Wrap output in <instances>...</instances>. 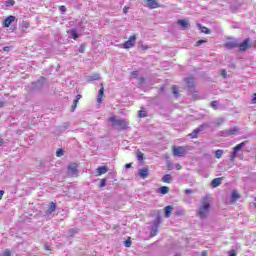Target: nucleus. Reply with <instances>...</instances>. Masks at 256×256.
Here are the masks:
<instances>
[{"label":"nucleus","instance_id":"obj_1","mask_svg":"<svg viewBox=\"0 0 256 256\" xmlns=\"http://www.w3.org/2000/svg\"><path fill=\"white\" fill-rule=\"evenodd\" d=\"M211 209V202L209 201V196H204L199 207L198 216L200 219H206L209 215Z\"/></svg>","mask_w":256,"mask_h":256},{"label":"nucleus","instance_id":"obj_8","mask_svg":"<svg viewBox=\"0 0 256 256\" xmlns=\"http://www.w3.org/2000/svg\"><path fill=\"white\" fill-rule=\"evenodd\" d=\"M238 134H239V127L237 126L223 131L224 137H231V135H238Z\"/></svg>","mask_w":256,"mask_h":256},{"label":"nucleus","instance_id":"obj_42","mask_svg":"<svg viewBox=\"0 0 256 256\" xmlns=\"http://www.w3.org/2000/svg\"><path fill=\"white\" fill-rule=\"evenodd\" d=\"M193 193H195V190H191V189H186V190H185V194H186V195H191V194H193Z\"/></svg>","mask_w":256,"mask_h":256},{"label":"nucleus","instance_id":"obj_20","mask_svg":"<svg viewBox=\"0 0 256 256\" xmlns=\"http://www.w3.org/2000/svg\"><path fill=\"white\" fill-rule=\"evenodd\" d=\"M108 169L106 166H100L97 168L98 176L105 175L107 173Z\"/></svg>","mask_w":256,"mask_h":256},{"label":"nucleus","instance_id":"obj_19","mask_svg":"<svg viewBox=\"0 0 256 256\" xmlns=\"http://www.w3.org/2000/svg\"><path fill=\"white\" fill-rule=\"evenodd\" d=\"M157 192L160 193L161 195H167V193H169V187L162 186V187L158 188Z\"/></svg>","mask_w":256,"mask_h":256},{"label":"nucleus","instance_id":"obj_53","mask_svg":"<svg viewBox=\"0 0 256 256\" xmlns=\"http://www.w3.org/2000/svg\"><path fill=\"white\" fill-rule=\"evenodd\" d=\"M3 51H7V52H9V51H11V47H9V46H5V47H3Z\"/></svg>","mask_w":256,"mask_h":256},{"label":"nucleus","instance_id":"obj_54","mask_svg":"<svg viewBox=\"0 0 256 256\" xmlns=\"http://www.w3.org/2000/svg\"><path fill=\"white\" fill-rule=\"evenodd\" d=\"M3 195H5V191L0 190V201H1V199H3Z\"/></svg>","mask_w":256,"mask_h":256},{"label":"nucleus","instance_id":"obj_25","mask_svg":"<svg viewBox=\"0 0 256 256\" xmlns=\"http://www.w3.org/2000/svg\"><path fill=\"white\" fill-rule=\"evenodd\" d=\"M70 35H72V39H74V41H77V39H79V34H77V30L75 29L70 30Z\"/></svg>","mask_w":256,"mask_h":256},{"label":"nucleus","instance_id":"obj_46","mask_svg":"<svg viewBox=\"0 0 256 256\" xmlns=\"http://www.w3.org/2000/svg\"><path fill=\"white\" fill-rule=\"evenodd\" d=\"M131 75H132V77H137L138 75H139V71H133V72H131Z\"/></svg>","mask_w":256,"mask_h":256},{"label":"nucleus","instance_id":"obj_56","mask_svg":"<svg viewBox=\"0 0 256 256\" xmlns=\"http://www.w3.org/2000/svg\"><path fill=\"white\" fill-rule=\"evenodd\" d=\"M142 49H143V51H147V49H149V46L142 45Z\"/></svg>","mask_w":256,"mask_h":256},{"label":"nucleus","instance_id":"obj_11","mask_svg":"<svg viewBox=\"0 0 256 256\" xmlns=\"http://www.w3.org/2000/svg\"><path fill=\"white\" fill-rule=\"evenodd\" d=\"M138 175L142 179H147V177H149V167H144V168L140 169L138 172Z\"/></svg>","mask_w":256,"mask_h":256},{"label":"nucleus","instance_id":"obj_35","mask_svg":"<svg viewBox=\"0 0 256 256\" xmlns=\"http://www.w3.org/2000/svg\"><path fill=\"white\" fill-rule=\"evenodd\" d=\"M13 5H15V0H8L6 2V7H13Z\"/></svg>","mask_w":256,"mask_h":256},{"label":"nucleus","instance_id":"obj_9","mask_svg":"<svg viewBox=\"0 0 256 256\" xmlns=\"http://www.w3.org/2000/svg\"><path fill=\"white\" fill-rule=\"evenodd\" d=\"M15 20H16L15 16L10 15L6 19H4V21L2 22V25L5 28L11 27L12 23H15Z\"/></svg>","mask_w":256,"mask_h":256},{"label":"nucleus","instance_id":"obj_7","mask_svg":"<svg viewBox=\"0 0 256 256\" xmlns=\"http://www.w3.org/2000/svg\"><path fill=\"white\" fill-rule=\"evenodd\" d=\"M205 127H207V124L199 125L196 129L192 131V133L188 134V137H190V139H197L199 137V133H201V131H203Z\"/></svg>","mask_w":256,"mask_h":256},{"label":"nucleus","instance_id":"obj_40","mask_svg":"<svg viewBox=\"0 0 256 256\" xmlns=\"http://www.w3.org/2000/svg\"><path fill=\"white\" fill-rule=\"evenodd\" d=\"M211 107H212V109H214V111H217V101H212Z\"/></svg>","mask_w":256,"mask_h":256},{"label":"nucleus","instance_id":"obj_49","mask_svg":"<svg viewBox=\"0 0 256 256\" xmlns=\"http://www.w3.org/2000/svg\"><path fill=\"white\" fill-rule=\"evenodd\" d=\"M177 171H181L183 169V166L181 164H176Z\"/></svg>","mask_w":256,"mask_h":256},{"label":"nucleus","instance_id":"obj_22","mask_svg":"<svg viewBox=\"0 0 256 256\" xmlns=\"http://www.w3.org/2000/svg\"><path fill=\"white\" fill-rule=\"evenodd\" d=\"M81 97L83 96H81V94H78L76 96V99H74L73 105H72V111H75V109H77V103H79V99H81Z\"/></svg>","mask_w":256,"mask_h":256},{"label":"nucleus","instance_id":"obj_5","mask_svg":"<svg viewBox=\"0 0 256 256\" xmlns=\"http://www.w3.org/2000/svg\"><path fill=\"white\" fill-rule=\"evenodd\" d=\"M79 164L72 162L68 165V175H70V177H77L78 173H79Z\"/></svg>","mask_w":256,"mask_h":256},{"label":"nucleus","instance_id":"obj_52","mask_svg":"<svg viewBox=\"0 0 256 256\" xmlns=\"http://www.w3.org/2000/svg\"><path fill=\"white\" fill-rule=\"evenodd\" d=\"M3 256H11V251L6 250L3 254Z\"/></svg>","mask_w":256,"mask_h":256},{"label":"nucleus","instance_id":"obj_37","mask_svg":"<svg viewBox=\"0 0 256 256\" xmlns=\"http://www.w3.org/2000/svg\"><path fill=\"white\" fill-rule=\"evenodd\" d=\"M56 157H63V149L59 148V149L56 151Z\"/></svg>","mask_w":256,"mask_h":256},{"label":"nucleus","instance_id":"obj_58","mask_svg":"<svg viewBox=\"0 0 256 256\" xmlns=\"http://www.w3.org/2000/svg\"><path fill=\"white\" fill-rule=\"evenodd\" d=\"M252 103H253V104L256 103V93H254V98L252 99Z\"/></svg>","mask_w":256,"mask_h":256},{"label":"nucleus","instance_id":"obj_17","mask_svg":"<svg viewBox=\"0 0 256 256\" xmlns=\"http://www.w3.org/2000/svg\"><path fill=\"white\" fill-rule=\"evenodd\" d=\"M173 210H174L173 206H171V205L166 206L164 208L165 217L166 218L171 217V213H173Z\"/></svg>","mask_w":256,"mask_h":256},{"label":"nucleus","instance_id":"obj_44","mask_svg":"<svg viewBox=\"0 0 256 256\" xmlns=\"http://www.w3.org/2000/svg\"><path fill=\"white\" fill-rule=\"evenodd\" d=\"M193 97H194V101H197V99H199V94L197 93V91L193 93Z\"/></svg>","mask_w":256,"mask_h":256},{"label":"nucleus","instance_id":"obj_28","mask_svg":"<svg viewBox=\"0 0 256 256\" xmlns=\"http://www.w3.org/2000/svg\"><path fill=\"white\" fill-rule=\"evenodd\" d=\"M172 93H173V95H179V86L178 85L172 86Z\"/></svg>","mask_w":256,"mask_h":256},{"label":"nucleus","instance_id":"obj_16","mask_svg":"<svg viewBox=\"0 0 256 256\" xmlns=\"http://www.w3.org/2000/svg\"><path fill=\"white\" fill-rule=\"evenodd\" d=\"M223 183V178H214L212 181H211V186L213 188L215 187H219V185H222Z\"/></svg>","mask_w":256,"mask_h":256},{"label":"nucleus","instance_id":"obj_47","mask_svg":"<svg viewBox=\"0 0 256 256\" xmlns=\"http://www.w3.org/2000/svg\"><path fill=\"white\" fill-rule=\"evenodd\" d=\"M150 235H151L152 237H155V236L157 235V228H155V229L150 233Z\"/></svg>","mask_w":256,"mask_h":256},{"label":"nucleus","instance_id":"obj_55","mask_svg":"<svg viewBox=\"0 0 256 256\" xmlns=\"http://www.w3.org/2000/svg\"><path fill=\"white\" fill-rule=\"evenodd\" d=\"M139 81H140V83L143 84V83H146L147 80L145 78L141 77V78H139Z\"/></svg>","mask_w":256,"mask_h":256},{"label":"nucleus","instance_id":"obj_33","mask_svg":"<svg viewBox=\"0 0 256 256\" xmlns=\"http://www.w3.org/2000/svg\"><path fill=\"white\" fill-rule=\"evenodd\" d=\"M132 242H131V237H128L126 241H124V246L125 247H131Z\"/></svg>","mask_w":256,"mask_h":256},{"label":"nucleus","instance_id":"obj_14","mask_svg":"<svg viewBox=\"0 0 256 256\" xmlns=\"http://www.w3.org/2000/svg\"><path fill=\"white\" fill-rule=\"evenodd\" d=\"M185 83L189 89L195 87V78L193 76H189L185 79Z\"/></svg>","mask_w":256,"mask_h":256},{"label":"nucleus","instance_id":"obj_51","mask_svg":"<svg viewBox=\"0 0 256 256\" xmlns=\"http://www.w3.org/2000/svg\"><path fill=\"white\" fill-rule=\"evenodd\" d=\"M60 11L62 13H65V11H67V8L65 6H60Z\"/></svg>","mask_w":256,"mask_h":256},{"label":"nucleus","instance_id":"obj_60","mask_svg":"<svg viewBox=\"0 0 256 256\" xmlns=\"http://www.w3.org/2000/svg\"><path fill=\"white\" fill-rule=\"evenodd\" d=\"M3 143H5V141L0 138V147H2Z\"/></svg>","mask_w":256,"mask_h":256},{"label":"nucleus","instance_id":"obj_50","mask_svg":"<svg viewBox=\"0 0 256 256\" xmlns=\"http://www.w3.org/2000/svg\"><path fill=\"white\" fill-rule=\"evenodd\" d=\"M201 256H209V252L207 250L202 251Z\"/></svg>","mask_w":256,"mask_h":256},{"label":"nucleus","instance_id":"obj_24","mask_svg":"<svg viewBox=\"0 0 256 256\" xmlns=\"http://www.w3.org/2000/svg\"><path fill=\"white\" fill-rule=\"evenodd\" d=\"M177 23H178L179 25H181V27H182L183 29H187V27H189V23H188L187 21H185L184 19H179V20L177 21Z\"/></svg>","mask_w":256,"mask_h":256},{"label":"nucleus","instance_id":"obj_12","mask_svg":"<svg viewBox=\"0 0 256 256\" xmlns=\"http://www.w3.org/2000/svg\"><path fill=\"white\" fill-rule=\"evenodd\" d=\"M147 7H149V9H159V1L147 0Z\"/></svg>","mask_w":256,"mask_h":256},{"label":"nucleus","instance_id":"obj_4","mask_svg":"<svg viewBox=\"0 0 256 256\" xmlns=\"http://www.w3.org/2000/svg\"><path fill=\"white\" fill-rule=\"evenodd\" d=\"M137 42V35L133 34L129 37L127 41L122 44L123 49H133L135 43Z\"/></svg>","mask_w":256,"mask_h":256},{"label":"nucleus","instance_id":"obj_48","mask_svg":"<svg viewBox=\"0 0 256 256\" xmlns=\"http://www.w3.org/2000/svg\"><path fill=\"white\" fill-rule=\"evenodd\" d=\"M99 79H101V76H99V74H95L94 81H99Z\"/></svg>","mask_w":256,"mask_h":256},{"label":"nucleus","instance_id":"obj_30","mask_svg":"<svg viewBox=\"0 0 256 256\" xmlns=\"http://www.w3.org/2000/svg\"><path fill=\"white\" fill-rule=\"evenodd\" d=\"M215 157L216 159H221V157H223V150H216Z\"/></svg>","mask_w":256,"mask_h":256},{"label":"nucleus","instance_id":"obj_21","mask_svg":"<svg viewBox=\"0 0 256 256\" xmlns=\"http://www.w3.org/2000/svg\"><path fill=\"white\" fill-rule=\"evenodd\" d=\"M163 183H171L173 181V176L171 174H166L162 177Z\"/></svg>","mask_w":256,"mask_h":256},{"label":"nucleus","instance_id":"obj_61","mask_svg":"<svg viewBox=\"0 0 256 256\" xmlns=\"http://www.w3.org/2000/svg\"><path fill=\"white\" fill-rule=\"evenodd\" d=\"M45 249H46L47 251L50 250L48 245L45 246Z\"/></svg>","mask_w":256,"mask_h":256},{"label":"nucleus","instance_id":"obj_39","mask_svg":"<svg viewBox=\"0 0 256 256\" xmlns=\"http://www.w3.org/2000/svg\"><path fill=\"white\" fill-rule=\"evenodd\" d=\"M105 185H107V180H106V179H102V180L100 181L99 187H100V188H101V187H105Z\"/></svg>","mask_w":256,"mask_h":256},{"label":"nucleus","instance_id":"obj_57","mask_svg":"<svg viewBox=\"0 0 256 256\" xmlns=\"http://www.w3.org/2000/svg\"><path fill=\"white\" fill-rule=\"evenodd\" d=\"M126 169H131V163L125 164Z\"/></svg>","mask_w":256,"mask_h":256},{"label":"nucleus","instance_id":"obj_6","mask_svg":"<svg viewBox=\"0 0 256 256\" xmlns=\"http://www.w3.org/2000/svg\"><path fill=\"white\" fill-rule=\"evenodd\" d=\"M253 47V41L250 38H246L242 43L238 44L239 51H247Z\"/></svg>","mask_w":256,"mask_h":256},{"label":"nucleus","instance_id":"obj_26","mask_svg":"<svg viewBox=\"0 0 256 256\" xmlns=\"http://www.w3.org/2000/svg\"><path fill=\"white\" fill-rule=\"evenodd\" d=\"M57 210V204L55 202H51L49 206V213H54Z\"/></svg>","mask_w":256,"mask_h":256},{"label":"nucleus","instance_id":"obj_59","mask_svg":"<svg viewBox=\"0 0 256 256\" xmlns=\"http://www.w3.org/2000/svg\"><path fill=\"white\" fill-rule=\"evenodd\" d=\"M163 91H165V86L160 87V93H163Z\"/></svg>","mask_w":256,"mask_h":256},{"label":"nucleus","instance_id":"obj_38","mask_svg":"<svg viewBox=\"0 0 256 256\" xmlns=\"http://www.w3.org/2000/svg\"><path fill=\"white\" fill-rule=\"evenodd\" d=\"M78 52L85 53V44H80Z\"/></svg>","mask_w":256,"mask_h":256},{"label":"nucleus","instance_id":"obj_23","mask_svg":"<svg viewBox=\"0 0 256 256\" xmlns=\"http://www.w3.org/2000/svg\"><path fill=\"white\" fill-rule=\"evenodd\" d=\"M136 158L138 161H140L142 163V161H145V154H143V152H141V151H137Z\"/></svg>","mask_w":256,"mask_h":256},{"label":"nucleus","instance_id":"obj_18","mask_svg":"<svg viewBox=\"0 0 256 256\" xmlns=\"http://www.w3.org/2000/svg\"><path fill=\"white\" fill-rule=\"evenodd\" d=\"M197 27L200 29L201 33H205V35H211V30L201 24H197Z\"/></svg>","mask_w":256,"mask_h":256},{"label":"nucleus","instance_id":"obj_32","mask_svg":"<svg viewBox=\"0 0 256 256\" xmlns=\"http://www.w3.org/2000/svg\"><path fill=\"white\" fill-rule=\"evenodd\" d=\"M236 158H237V152L233 150L230 155V161H235Z\"/></svg>","mask_w":256,"mask_h":256},{"label":"nucleus","instance_id":"obj_62","mask_svg":"<svg viewBox=\"0 0 256 256\" xmlns=\"http://www.w3.org/2000/svg\"><path fill=\"white\" fill-rule=\"evenodd\" d=\"M0 107H3V102H0Z\"/></svg>","mask_w":256,"mask_h":256},{"label":"nucleus","instance_id":"obj_41","mask_svg":"<svg viewBox=\"0 0 256 256\" xmlns=\"http://www.w3.org/2000/svg\"><path fill=\"white\" fill-rule=\"evenodd\" d=\"M221 75L224 79H227V70L226 69H222Z\"/></svg>","mask_w":256,"mask_h":256},{"label":"nucleus","instance_id":"obj_13","mask_svg":"<svg viewBox=\"0 0 256 256\" xmlns=\"http://www.w3.org/2000/svg\"><path fill=\"white\" fill-rule=\"evenodd\" d=\"M241 199V194L237 190H233L231 194V203H236Z\"/></svg>","mask_w":256,"mask_h":256},{"label":"nucleus","instance_id":"obj_3","mask_svg":"<svg viewBox=\"0 0 256 256\" xmlns=\"http://www.w3.org/2000/svg\"><path fill=\"white\" fill-rule=\"evenodd\" d=\"M189 146H172V155L173 157H185Z\"/></svg>","mask_w":256,"mask_h":256},{"label":"nucleus","instance_id":"obj_34","mask_svg":"<svg viewBox=\"0 0 256 256\" xmlns=\"http://www.w3.org/2000/svg\"><path fill=\"white\" fill-rule=\"evenodd\" d=\"M224 121L225 120L223 118H217L215 122L216 126L219 127V125H223Z\"/></svg>","mask_w":256,"mask_h":256},{"label":"nucleus","instance_id":"obj_10","mask_svg":"<svg viewBox=\"0 0 256 256\" xmlns=\"http://www.w3.org/2000/svg\"><path fill=\"white\" fill-rule=\"evenodd\" d=\"M103 95H105V87L103 83L100 84V90L98 91L97 103H103Z\"/></svg>","mask_w":256,"mask_h":256},{"label":"nucleus","instance_id":"obj_2","mask_svg":"<svg viewBox=\"0 0 256 256\" xmlns=\"http://www.w3.org/2000/svg\"><path fill=\"white\" fill-rule=\"evenodd\" d=\"M108 121H110L112 127H116L118 131H126V129H129V122L125 119H117L115 115L110 116Z\"/></svg>","mask_w":256,"mask_h":256},{"label":"nucleus","instance_id":"obj_45","mask_svg":"<svg viewBox=\"0 0 256 256\" xmlns=\"http://www.w3.org/2000/svg\"><path fill=\"white\" fill-rule=\"evenodd\" d=\"M123 13H124L125 15H127V13H129V7L124 6V8H123Z\"/></svg>","mask_w":256,"mask_h":256},{"label":"nucleus","instance_id":"obj_36","mask_svg":"<svg viewBox=\"0 0 256 256\" xmlns=\"http://www.w3.org/2000/svg\"><path fill=\"white\" fill-rule=\"evenodd\" d=\"M203 43H207V40H198L195 44V47H199V46L203 45Z\"/></svg>","mask_w":256,"mask_h":256},{"label":"nucleus","instance_id":"obj_15","mask_svg":"<svg viewBox=\"0 0 256 256\" xmlns=\"http://www.w3.org/2000/svg\"><path fill=\"white\" fill-rule=\"evenodd\" d=\"M224 47H226V49H235V47H238V43L235 40H230L224 44Z\"/></svg>","mask_w":256,"mask_h":256},{"label":"nucleus","instance_id":"obj_27","mask_svg":"<svg viewBox=\"0 0 256 256\" xmlns=\"http://www.w3.org/2000/svg\"><path fill=\"white\" fill-rule=\"evenodd\" d=\"M245 145V142H241L240 144L236 145L233 150L236 151H241L243 149V146Z\"/></svg>","mask_w":256,"mask_h":256},{"label":"nucleus","instance_id":"obj_43","mask_svg":"<svg viewBox=\"0 0 256 256\" xmlns=\"http://www.w3.org/2000/svg\"><path fill=\"white\" fill-rule=\"evenodd\" d=\"M228 254H229V256H237V252L235 251V250H230L229 252H228Z\"/></svg>","mask_w":256,"mask_h":256},{"label":"nucleus","instance_id":"obj_29","mask_svg":"<svg viewBox=\"0 0 256 256\" xmlns=\"http://www.w3.org/2000/svg\"><path fill=\"white\" fill-rule=\"evenodd\" d=\"M138 117L140 118L147 117V111H145L144 109L139 110Z\"/></svg>","mask_w":256,"mask_h":256},{"label":"nucleus","instance_id":"obj_31","mask_svg":"<svg viewBox=\"0 0 256 256\" xmlns=\"http://www.w3.org/2000/svg\"><path fill=\"white\" fill-rule=\"evenodd\" d=\"M22 27L23 29H29L31 27V24L29 21H22Z\"/></svg>","mask_w":256,"mask_h":256}]
</instances>
